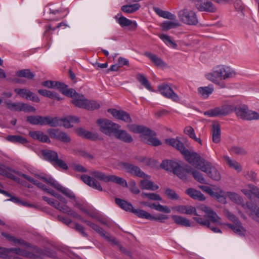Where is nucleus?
Instances as JSON below:
<instances>
[{
    "instance_id": "1",
    "label": "nucleus",
    "mask_w": 259,
    "mask_h": 259,
    "mask_svg": "<svg viewBox=\"0 0 259 259\" xmlns=\"http://www.w3.org/2000/svg\"><path fill=\"white\" fill-rule=\"evenodd\" d=\"M172 209L180 213L193 214L196 215L193 217V220L201 226L209 228L214 233H222L220 229L213 226L222 225L221 219L210 207L204 205L200 206V209L206 213L204 216V218L200 217L197 214L195 207L190 205H179L172 207Z\"/></svg>"
},
{
    "instance_id": "2",
    "label": "nucleus",
    "mask_w": 259,
    "mask_h": 259,
    "mask_svg": "<svg viewBox=\"0 0 259 259\" xmlns=\"http://www.w3.org/2000/svg\"><path fill=\"white\" fill-rule=\"evenodd\" d=\"M2 234L9 241L13 242L15 244L24 246L25 249H21L20 248H7L0 247V257L6 258L10 252H13L16 254L28 258H35L40 257L43 254L42 251L40 249L31 245L23 239L16 238L7 233L3 232Z\"/></svg>"
},
{
    "instance_id": "3",
    "label": "nucleus",
    "mask_w": 259,
    "mask_h": 259,
    "mask_svg": "<svg viewBox=\"0 0 259 259\" xmlns=\"http://www.w3.org/2000/svg\"><path fill=\"white\" fill-rule=\"evenodd\" d=\"M235 75L234 70L230 67L219 65L214 67L210 72L205 74L207 79L219 85L221 88L226 87L225 83L222 80L234 77Z\"/></svg>"
},
{
    "instance_id": "4",
    "label": "nucleus",
    "mask_w": 259,
    "mask_h": 259,
    "mask_svg": "<svg viewBox=\"0 0 259 259\" xmlns=\"http://www.w3.org/2000/svg\"><path fill=\"white\" fill-rule=\"evenodd\" d=\"M51 195L57 198L62 204L57 200H55L46 196H43L42 199L49 204L63 213H66L70 217L78 220H82V217L80 215L67 205V201L64 197L60 194L56 193L54 191L53 193H51Z\"/></svg>"
},
{
    "instance_id": "5",
    "label": "nucleus",
    "mask_w": 259,
    "mask_h": 259,
    "mask_svg": "<svg viewBox=\"0 0 259 259\" xmlns=\"http://www.w3.org/2000/svg\"><path fill=\"white\" fill-rule=\"evenodd\" d=\"M129 129L135 133L141 134V140L148 145L157 146L161 144L158 139L154 137L156 133L144 126L134 124L130 126Z\"/></svg>"
},
{
    "instance_id": "6",
    "label": "nucleus",
    "mask_w": 259,
    "mask_h": 259,
    "mask_svg": "<svg viewBox=\"0 0 259 259\" xmlns=\"http://www.w3.org/2000/svg\"><path fill=\"white\" fill-rule=\"evenodd\" d=\"M160 167L166 170L172 171L182 180H186L187 175L192 170V167L189 165L181 166L178 162L168 160H163L160 164Z\"/></svg>"
},
{
    "instance_id": "7",
    "label": "nucleus",
    "mask_w": 259,
    "mask_h": 259,
    "mask_svg": "<svg viewBox=\"0 0 259 259\" xmlns=\"http://www.w3.org/2000/svg\"><path fill=\"white\" fill-rule=\"evenodd\" d=\"M0 175L19 183L21 182L20 179L17 176L22 177L33 184L35 181L33 178L3 164H0Z\"/></svg>"
},
{
    "instance_id": "8",
    "label": "nucleus",
    "mask_w": 259,
    "mask_h": 259,
    "mask_svg": "<svg viewBox=\"0 0 259 259\" xmlns=\"http://www.w3.org/2000/svg\"><path fill=\"white\" fill-rule=\"evenodd\" d=\"M37 177L47 184L61 192L68 198L73 200L76 198L75 195L72 191L68 188L62 186L52 178L46 175H38Z\"/></svg>"
},
{
    "instance_id": "9",
    "label": "nucleus",
    "mask_w": 259,
    "mask_h": 259,
    "mask_svg": "<svg viewBox=\"0 0 259 259\" xmlns=\"http://www.w3.org/2000/svg\"><path fill=\"white\" fill-rule=\"evenodd\" d=\"M90 174L94 178L104 182H112L123 187H127V183L125 180L116 176L106 175L105 174L100 171H92Z\"/></svg>"
},
{
    "instance_id": "10",
    "label": "nucleus",
    "mask_w": 259,
    "mask_h": 259,
    "mask_svg": "<svg viewBox=\"0 0 259 259\" xmlns=\"http://www.w3.org/2000/svg\"><path fill=\"white\" fill-rule=\"evenodd\" d=\"M178 16L180 20L186 24L195 25L198 23L196 13L187 7L179 11Z\"/></svg>"
},
{
    "instance_id": "11",
    "label": "nucleus",
    "mask_w": 259,
    "mask_h": 259,
    "mask_svg": "<svg viewBox=\"0 0 259 259\" xmlns=\"http://www.w3.org/2000/svg\"><path fill=\"white\" fill-rule=\"evenodd\" d=\"M42 154L45 159L50 161L55 167H59L63 169H68L67 164L62 159L58 158V155L56 151L51 150L42 151Z\"/></svg>"
},
{
    "instance_id": "12",
    "label": "nucleus",
    "mask_w": 259,
    "mask_h": 259,
    "mask_svg": "<svg viewBox=\"0 0 259 259\" xmlns=\"http://www.w3.org/2000/svg\"><path fill=\"white\" fill-rule=\"evenodd\" d=\"M27 121L33 125H49L52 127H56L58 125L57 120L50 116L43 117L41 116H28Z\"/></svg>"
},
{
    "instance_id": "13",
    "label": "nucleus",
    "mask_w": 259,
    "mask_h": 259,
    "mask_svg": "<svg viewBox=\"0 0 259 259\" xmlns=\"http://www.w3.org/2000/svg\"><path fill=\"white\" fill-rule=\"evenodd\" d=\"M186 152L184 151L182 154L185 156L186 160L197 168L201 170L207 161L201 158L196 153H191L187 149H186Z\"/></svg>"
},
{
    "instance_id": "14",
    "label": "nucleus",
    "mask_w": 259,
    "mask_h": 259,
    "mask_svg": "<svg viewBox=\"0 0 259 259\" xmlns=\"http://www.w3.org/2000/svg\"><path fill=\"white\" fill-rule=\"evenodd\" d=\"M99 125L100 131L107 135L110 136L116 130L120 127L118 124L115 123L107 119H99L97 121Z\"/></svg>"
},
{
    "instance_id": "15",
    "label": "nucleus",
    "mask_w": 259,
    "mask_h": 259,
    "mask_svg": "<svg viewBox=\"0 0 259 259\" xmlns=\"http://www.w3.org/2000/svg\"><path fill=\"white\" fill-rule=\"evenodd\" d=\"M234 107L231 105H224L206 111L204 114L208 117L225 116L233 112Z\"/></svg>"
},
{
    "instance_id": "16",
    "label": "nucleus",
    "mask_w": 259,
    "mask_h": 259,
    "mask_svg": "<svg viewBox=\"0 0 259 259\" xmlns=\"http://www.w3.org/2000/svg\"><path fill=\"white\" fill-rule=\"evenodd\" d=\"M158 90L160 93L165 98L171 99L177 103L180 101V99L179 96L174 92L170 84L162 83L158 85Z\"/></svg>"
},
{
    "instance_id": "17",
    "label": "nucleus",
    "mask_w": 259,
    "mask_h": 259,
    "mask_svg": "<svg viewBox=\"0 0 259 259\" xmlns=\"http://www.w3.org/2000/svg\"><path fill=\"white\" fill-rule=\"evenodd\" d=\"M8 109L11 110L16 111H24V112H35V108L27 104L18 102L14 103L11 101H5L4 102Z\"/></svg>"
},
{
    "instance_id": "18",
    "label": "nucleus",
    "mask_w": 259,
    "mask_h": 259,
    "mask_svg": "<svg viewBox=\"0 0 259 259\" xmlns=\"http://www.w3.org/2000/svg\"><path fill=\"white\" fill-rule=\"evenodd\" d=\"M119 165L122 169L132 175L142 178L149 177V176L146 175L138 166L132 164L127 162H121L119 163Z\"/></svg>"
},
{
    "instance_id": "19",
    "label": "nucleus",
    "mask_w": 259,
    "mask_h": 259,
    "mask_svg": "<svg viewBox=\"0 0 259 259\" xmlns=\"http://www.w3.org/2000/svg\"><path fill=\"white\" fill-rule=\"evenodd\" d=\"M197 9L200 12H205L210 13H213L217 12V8L212 2L208 0H205L198 2L195 4Z\"/></svg>"
},
{
    "instance_id": "20",
    "label": "nucleus",
    "mask_w": 259,
    "mask_h": 259,
    "mask_svg": "<svg viewBox=\"0 0 259 259\" xmlns=\"http://www.w3.org/2000/svg\"><path fill=\"white\" fill-rule=\"evenodd\" d=\"M201 170L205 172L209 178L214 181H219L221 178L219 169L208 161L206 162Z\"/></svg>"
},
{
    "instance_id": "21",
    "label": "nucleus",
    "mask_w": 259,
    "mask_h": 259,
    "mask_svg": "<svg viewBox=\"0 0 259 259\" xmlns=\"http://www.w3.org/2000/svg\"><path fill=\"white\" fill-rule=\"evenodd\" d=\"M48 133L52 138L65 143H68L71 142L70 136L66 133L57 129H50Z\"/></svg>"
},
{
    "instance_id": "22",
    "label": "nucleus",
    "mask_w": 259,
    "mask_h": 259,
    "mask_svg": "<svg viewBox=\"0 0 259 259\" xmlns=\"http://www.w3.org/2000/svg\"><path fill=\"white\" fill-rule=\"evenodd\" d=\"M14 92L21 97L27 100H30L37 103L40 102L38 97L29 89L16 88L14 90Z\"/></svg>"
},
{
    "instance_id": "23",
    "label": "nucleus",
    "mask_w": 259,
    "mask_h": 259,
    "mask_svg": "<svg viewBox=\"0 0 259 259\" xmlns=\"http://www.w3.org/2000/svg\"><path fill=\"white\" fill-rule=\"evenodd\" d=\"M69 97L72 98L71 103L75 106L80 108H84L88 99L82 94H79L75 91V93L70 94Z\"/></svg>"
},
{
    "instance_id": "24",
    "label": "nucleus",
    "mask_w": 259,
    "mask_h": 259,
    "mask_svg": "<svg viewBox=\"0 0 259 259\" xmlns=\"http://www.w3.org/2000/svg\"><path fill=\"white\" fill-rule=\"evenodd\" d=\"M108 112L111 114L115 118L121 120L125 122L130 123L132 119L130 115L123 110H118L115 109H109Z\"/></svg>"
},
{
    "instance_id": "25",
    "label": "nucleus",
    "mask_w": 259,
    "mask_h": 259,
    "mask_svg": "<svg viewBox=\"0 0 259 259\" xmlns=\"http://www.w3.org/2000/svg\"><path fill=\"white\" fill-rule=\"evenodd\" d=\"M81 179L85 184L93 188L97 189L100 191H102L103 190L100 183L94 178L84 175L81 177Z\"/></svg>"
},
{
    "instance_id": "26",
    "label": "nucleus",
    "mask_w": 259,
    "mask_h": 259,
    "mask_svg": "<svg viewBox=\"0 0 259 259\" xmlns=\"http://www.w3.org/2000/svg\"><path fill=\"white\" fill-rule=\"evenodd\" d=\"M57 120L58 125L57 126L62 125L65 128H69L72 126V123H77L79 122V119L74 116H68L64 118L58 119L54 117Z\"/></svg>"
},
{
    "instance_id": "27",
    "label": "nucleus",
    "mask_w": 259,
    "mask_h": 259,
    "mask_svg": "<svg viewBox=\"0 0 259 259\" xmlns=\"http://www.w3.org/2000/svg\"><path fill=\"white\" fill-rule=\"evenodd\" d=\"M245 206L250 211L249 215L259 223V207L256 204L249 202L246 203Z\"/></svg>"
},
{
    "instance_id": "28",
    "label": "nucleus",
    "mask_w": 259,
    "mask_h": 259,
    "mask_svg": "<svg viewBox=\"0 0 259 259\" xmlns=\"http://www.w3.org/2000/svg\"><path fill=\"white\" fill-rule=\"evenodd\" d=\"M150 177L143 178V180L140 181L139 183V186L142 189L149 190L155 191L158 189L159 187L154 184V183L149 180Z\"/></svg>"
},
{
    "instance_id": "29",
    "label": "nucleus",
    "mask_w": 259,
    "mask_h": 259,
    "mask_svg": "<svg viewBox=\"0 0 259 259\" xmlns=\"http://www.w3.org/2000/svg\"><path fill=\"white\" fill-rule=\"evenodd\" d=\"M117 22L122 27H128L130 30H135L137 27V24L135 21H132L123 16H120L118 19Z\"/></svg>"
},
{
    "instance_id": "30",
    "label": "nucleus",
    "mask_w": 259,
    "mask_h": 259,
    "mask_svg": "<svg viewBox=\"0 0 259 259\" xmlns=\"http://www.w3.org/2000/svg\"><path fill=\"white\" fill-rule=\"evenodd\" d=\"M165 142L167 145H170L180 151L181 153L186 151V148L183 143L177 139L170 138L165 139Z\"/></svg>"
},
{
    "instance_id": "31",
    "label": "nucleus",
    "mask_w": 259,
    "mask_h": 259,
    "mask_svg": "<svg viewBox=\"0 0 259 259\" xmlns=\"http://www.w3.org/2000/svg\"><path fill=\"white\" fill-rule=\"evenodd\" d=\"M29 135L33 139L43 143H50L51 141L48 136L41 131H30Z\"/></svg>"
},
{
    "instance_id": "32",
    "label": "nucleus",
    "mask_w": 259,
    "mask_h": 259,
    "mask_svg": "<svg viewBox=\"0 0 259 259\" xmlns=\"http://www.w3.org/2000/svg\"><path fill=\"white\" fill-rule=\"evenodd\" d=\"M235 225L226 224V226L232 230L234 233L240 236H244L246 229L242 226L241 223L239 221L234 223Z\"/></svg>"
},
{
    "instance_id": "33",
    "label": "nucleus",
    "mask_w": 259,
    "mask_h": 259,
    "mask_svg": "<svg viewBox=\"0 0 259 259\" xmlns=\"http://www.w3.org/2000/svg\"><path fill=\"white\" fill-rule=\"evenodd\" d=\"M113 134L116 138L124 142L131 143L133 141L132 137L125 131L121 130L118 128L116 130Z\"/></svg>"
},
{
    "instance_id": "34",
    "label": "nucleus",
    "mask_w": 259,
    "mask_h": 259,
    "mask_svg": "<svg viewBox=\"0 0 259 259\" xmlns=\"http://www.w3.org/2000/svg\"><path fill=\"white\" fill-rule=\"evenodd\" d=\"M58 89L63 95L69 97L70 94L75 93V90L72 89H67V86L63 83L55 81L54 88Z\"/></svg>"
},
{
    "instance_id": "35",
    "label": "nucleus",
    "mask_w": 259,
    "mask_h": 259,
    "mask_svg": "<svg viewBox=\"0 0 259 259\" xmlns=\"http://www.w3.org/2000/svg\"><path fill=\"white\" fill-rule=\"evenodd\" d=\"M186 193L192 198L195 200L203 201L205 199V196L201 193V192L193 188L188 189L186 191Z\"/></svg>"
},
{
    "instance_id": "36",
    "label": "nucleus",
    "mask_w": 259,
    "mask_h": 259,
    "mask_svg": "<svg viewBox=\"0 0 259 259\" xmlns=\"http://www.w3.org/2000/svg\"><path fill=\"white\" fill-rule=\"evenodd\" d=\"M144 54L156 66L160 67H163L165 66V64L164 61L157 55L147 52H145Z\"/></svg>"
},
{
    "instance_id": "37",
    "label": "nucleus",
    "mask_w": 259,
    "mask_h": 259,
    "mask_svg": "<svg viewBox=\"0 0 259 259\" xmlns=\"http://www.w3.org/2000/svg\"><path fill=\"white\" fill-rule=\"evenodd\" d=\"M115 201L117 205L125 211L132 212L133 210L134 209L131 203L128 202L124 200H122L120 198H116Z\"/></svg>"
},
{
    "instance_id": "38",
    "label": "nucleus",
    "mask_w": 259,
    "mask_h": 259,
    "mask_svg": "<svg viewBox=\"0 0 259 259\" xmlns=\"http://www.w3.org/2000/svg\"><path fill=\"white\" fill-rule=\"evenodd\" d=\"M172 21H166L162 22L160 26L164 31H167L172 28H176L180 26V23L178 20H172Z\"/></svg>"
},
{
    "instance_id": "39",
    "label": "nucleus",
    "mask_w": 259,
    "mask_h": 259,
    "mask_svg": "<svg viewBox=\"0 0 259 259\" xmlns=\"http://www.w3.org/2000/svg\"><path fill=\"white\" fill-rule=\"evenodd\" d=\"M6 139L13 143L25 144L28 142L25 138L19 135H9L6 138Z\"/></svg>"
},
{
    "instance_id": "40",
    "label": "nucleus",
    "mask_w": 259,
    "mask_h": 259,
    "mask_svg": "<svg viewBox=\"0 0 259 259\" xmlns=\"http://www.w3.org/2000/svg\"><path fill=\"white\" fill-rule=\"evenodd\" d=\"M154 10L159 16L163 18L169 20H175L176 18V16L174 14L168 11H163L158 8H154Z\"/></svg>"
},
{
    "instance_id": "41",
    "label": "nucleus",
    "mask_w": 259,
    "mask_h": 259,
    "mask_svg": "<svg viewBox=\"0 0 259 259\" xmlns=\"http://www.w3.org/2000/svg\"><path fill=\"white\" fill-rule=\"evenodd\" d=\"M223 158L230 167L234 168L238 172L241 171V166L237 161L232 160L227 155L224 156Z\"/></svg>"
},
{
    "instance_id": "42",
    "label": "nucleus",
    "mask_w": 259,
    "mask_h": 259,
    "mask_svg": "<svg viewBox=\"0 0 259 259\" xmlns=\"http://www.w3.org/2000/svg\"><path fill=\"white\" fill-rule=\"evenodd\" d=\"M137 80L141 83L146 89L150 91H153V89L148 80L142 74L138 73L136 75Z\"/></svg>"
},
{
    "instance_id": "43",
    "label": "nucleus",
    "mask_w": 259,
    "mask_h": 259,
    "mask_svg": "<svg viewBox=\"0 0 259 259\" xmlns=\"http://www.w3.org/2000/svg\"><path fill=\"white\" fill-rule=\"evenodd\" d=\"M171 218L174 222L178 225L185 227L191 226V223L190 221L186 218L177 215H173Z\"/></svg>"
},
{
    "instance_id": "44",
    "label": "nucleus",
    "mask_w": 259,
    "mask_h": 259,
    "mask_svg": "<svg viewBox=\"0 0 259 259\" xmlns=\"http://www.w3.org/2000/svg\"><path fill=\"white\" fill-rule=\"evenodd\" d=\"M192 174L194 178V179L199 183L201 184H207L206 180L203 177L202 174L197 170L194 169L192 168V170L191 172L187 175V179L185 180H187L189 176Z\"/></svg>"
},
{
    "instance_id": "45",
    "label": "nucleus",
    "mask_w": 259,
    "mask_h": 259,
    "mask_svg": "<svg viewBox=\"0 0 259 259\" xmlns=\"http://www.w3.org/2000/svg\"><path fill=\"white\" fill-rule=\"evenodd\" d=\"M213 91V88L212 85L207 87H199L198 92L203 98H207Z\"/></svg>"
},
{
    "instance_id": "46",
    "label": "nucleus",
    "mask_w": 259,
    "mask_h": 259,
    "mask_svg": "<svg viewBox=\"0 0 259 259\" xmlns=\"http://www.w3.org/2000/svg\"><path fill=\"white\" fill-rule=\"evenodd\" d=\"M132 212L140 218L149 220H152V219H154L153 216L150 213L142 209L134 208Z\"/></svg>"
},
{
    "instance_id": "47",
    "label": "nucleus",
    "mask_w": 259,
    "mask_h": 259,
    "mask_svg": "<svg viewBox=\"0 0 259 259\" xmlns=\"http://www.w3.org/2000/svg\"><path fill=\"white\" fill-rule=\"evenodd\" d=\"M235 111L238 117L244 120L246 116H247L249 109L245 105H242L239 107L235 108Z\"/></svg>"
},
{
    "instance_id": "48",
    "label": "nucleus",
    "mask_w": 259,
    "mask_h": 259,
    "mask_svg": "<svg viewBox=\"0 0 259 259\" xmlns=\"http://www.w3.org/2000/svg\"><path fill=\"white\" fill-rule=\"evenodd\" d=\"M221 140V129L219 124H213L212 126V141L218 143Z\"/></svg>"
},
{
    "instance_id": "49",
    "label": "nucleus",
    "mask_w": 259,
    "mask_h": 259,
    "mask_svg": "<svg viewBox=\"0 0 259 259\" xmlns=\"http://www.w3.org/2000/svg\"><path fill=\"white\" fill-rule=\"evenodd\" d=\"M140 7L141 6L139 4L136 3L132 5L123 6L121 7V10L124 13L130 14L137 11Z\"/></svg>"
},
{
    "instance_id": "50",
    "label": "nucleus",
    "mask_w": 259,
    "mask_h": 259,
    "mask_svg": "<svg viewBox=\"0 0 259 259\" xmlns=\"http://www.w3.org/2000/svg\"><path fill=\"white\" fill-rule=\"evenodd\" d=\"M184 133L189 136L190 138L193 139L200 145H202V141L200 138L196 137L194 130L192 127L190 126H186L184 129Z\"/></svg>"
},
{
    "instance_id": "51",
    "label": "nucleus",
    "mask_w": 259,
    "mask_h": 259,
    "mask_svg": "<svg viewBox=\"0 0 259 259\" xmlns=\"http://www.w3.org/2000/svg\"><path fill=\"white\" fill-rule=\"evenodd\" d=\"M159 38L168 46L176 49L177 47V44L171 39V37L166 34H159Z\"/></svg>"
},
{
    "instance_id": "52",
    "label": "nucleus",
    "mask_w": 259,
    "mask_h": 259,
    "mask_svg": "<svg viewBox=\"0 0 259 259\" xmlns=\"http://www.w3.org/2000/svg\"><path fill=\"white\" fill-rule=\"evenodd\" d=\"M229 151L232 154L238 155H245L247 153V150L243 147L234 146L229 149Z\"/></svg>"
},
{
    "instance_id": "53",
    "label": "nucleus",
    "mask_w": 259,
    "mask_h": 259,
    "mask_svg": "<svg viewBox=\"0 0 259 259\" xmlns=\"http://www.w3.org/2000/svg\"><path fill=\"white\" fill-rule=\"evenodd\" d=\"M16 75L20 77H25L28 79H32L34 74L29 69H22L16 72Z\"/></svg>"
},
{
    "instance_id": "54",
    "label": "nucleus",
    "mask_w": 259,
    "mask_h": 259,
    "mask_svg": "<svg viewBox=\"0 0 259 259\" xmlns=\"http://www.w3.org/2000/svg\"><path fill=\"white\" fill-rule=\"evenodd\" d=\"M76 132L79 136L85 138L89 139H93L95 138V135L91 132L87 131L83 128H79L76 130Z\"/></svg>"
},
{
    "instance_id": "55",
    "label": "nucleus",
    "mask_w": 259,
    "mask_h": 259,
    "mask_svg": "<svg viewBox=\"0 0 259 259\" xmlns=\"http://www.w3.org/2000/svg\"><path fill=\"white\" fill-rule=\"evenodd\" d=\"M79 220L86 223L87 225L91 227L93 230H94L95 231L98 233L101 236L102 234H103L104 230L98 225L92 223L89 221L85 220L83 219L82 218V220Z\"/></svg>"
},
{
    "instance_id": "56",
    "label": "nucleus",
    "mask_w": 259,
    "mask_h": 259,
    "mask_svg": "<svg viewBox=\"0 0 259 259\" xmlns=\"http://www.w3.org/2000/svg\"><path fill=\"white\" fill-rule=\"evenodd\" d=\"M100 106L99 103L97 101L88 99L84 109L88 110H93L98 109Z\"/></svg>"
},
{
    "instance_id": "57",
    "label": "nucleus",
    "mask_w": 259,
    "mask_h": 259,
    "mask_svg": "<svg viewBox=\"0 0 259 259\" xmlns=\"http://www.w3.org/2000/svg\"><path fill=\"white\" fill-rule=\"evenodd\" d=\"M74 206L78 208L81 211L84 212L85 214H89V210L87 207V204L84 203H83L75 198L74 200Z\"/></svg>"
},
{
    "instance_id": "58",
    "label": "nucleus",
    "mask_w": 259,
    "mask_h": 259,
    "mask_svg": "<svg viewBox=\"0 0 259 259\" xmlns=\"http://www.w3.org/2000/svg\"><path fill=\"white\" fill-rule=\"evenodd\" d=\"M227 196L232 201L236 203H241L243 201L241 197L237 194L233 192H228Z\"/></svg>"
},
{
    "instance_id": "59",
    "label": "nucleus",
    "mask_w": 259,
    "mask_h": 259,
    "mask_svg": "<svg viewBox=\"0 0 259 259\" xmlns=\"http://www.w3.org/2000/svg\"><path fill=\"white\" fill-rule=\"evenodd\" d=\"M101 236L113 245L118 244V241L114 237L112 236L110 234L106 232L105 231L103 232V234L101 235Z\"/></svg>"
},
{
    "instance_id": "60",
    "label": "nucleus",
    "mask_w": 259,
    "mask_h": 259,
    "mask_svg": "<svg viewBox=\"0 0 259 259\" xmlns=\"http://www.w3.org/2000/svg\"><path fill=\"white\" fill-rule=\"evenodd\" d=\"M101 236L113 245L118 244V241L114 237L112 236L110 234L106 232L105 231L103 232V234L101 235Z\"/></svg>"
},
{
    "instance_id": "61",
    "label": "nucleus",
    "mask_w": 259,
    "mask_h": 259,
    "mask_svg": "<svg viewBox=\"0 0 259 259\" xmlns=\"http://www.w3.org/2000/svg\"><path fill=\"white\" fill-rule=\"evenodd\" d=\"M34 184L38 188H40L42 190L47 193L51 194V193H54V190L49 188L48 187L44 185V184L38 182L37 180H35Z\"/></svg>"
},
{
    "instance_id": "62",
    "label": "nucleus",
    "mask_w": 259,
    "mask_h": 259,
    "mask_svg": "<svg viewBox=\"0 0 259 259\" xmlns=\"http://www.w3.org/2000/svg\"><path fill=\"white\" fill-rule=\"evenodd\" d=\"M259 119V113L256 111L249 110L247 116L244 120H257Z\"/></svg>"
},
{
    "instance_id": "63",
    "label": "nucleus",
    "mask_w": 259,
    "mask_h": 259,
    "mask_svg": "<svg viewBox=\"0 0 259 259\" xmlns=\"http://www.w3.org/2000/svg\"><path fill=\"white\" fill-rule=\"evenodd\" d=\"M165 194L168 197V198L172 200H178L179 198V196L176 193V192L170 189L167 188L165 190Z\"/></svg>"
},
{
    "instance_id": "64",
    "label": "nucleus",
    "mask_w": 259,
    "mask_h": 259,
    "mask_svg": "<svg viewBox=\"0 0 259 259\" xmlns=\"http://www.w3.org/2000/svg\"><path fill=\"white\" fill-rule=\"evenodd\" d=\"M154 209L157 211L164 213H169L170 212V209L168 206L162 205L160 204H156Z\"/></svg>"
}]
</instances>
